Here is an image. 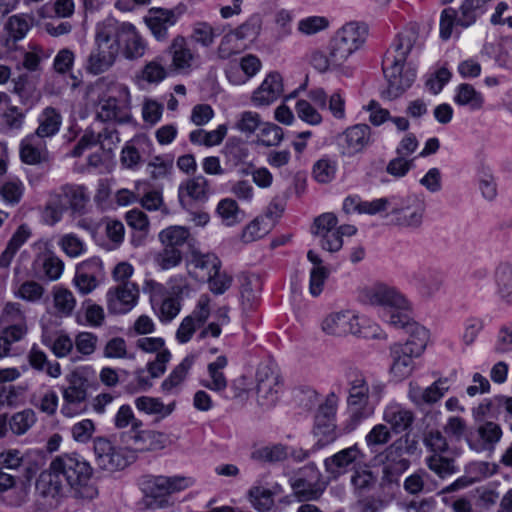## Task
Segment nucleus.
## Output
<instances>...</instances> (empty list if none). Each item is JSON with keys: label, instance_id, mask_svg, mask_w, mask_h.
<instances>
[{"label": "nucleus", "instance_id": "obj_51", "mask_svg": "<svg viewBox=\"0 0 512 512\" xmlns=\"http://www.w3.org/2000/svg\"><path fill=\"white\" fill-rule=\"evenodd\" d=\"M248 495L252 506L259 512H270L274 507L273 492L269 489L253 486Z\"/></svg>", "mask_w": 512, "mask_h": 512}, {"label": "nucleus", "instance_id": "obj_8", "mask_svg": "<svg viewBox=\"0 0 512 512\" xmlns=\"http://www.w3.org/2000/svg\"><path fill=\"white\" fill-rule=\"evenodd\" d=\"M104 21L95 28L94 47L88 55L84 68L91 75L108 71L118 57L117 45L113 42Z\"/></svg>", "mask_w": 512, "mask_h": 512}, {"label": "nucleus", "instance_id": "obj_6", "mask_svg": "<svg viewBox=\"0 0 512 512\" xmlns=\"http://www.w3.org/2000/svg\"><path fill=\"white\" fill-rule=\"evenodd\" d=\"M416 450V442L403 436L390 444L377 460L382 464V480L386 483H396L399 477L409 468L410 460L406 455H412Z\"/></svg>", "mask_w": 512, "mask_h": 512}, {"label": "nucleus", "instance_id": "obj_53", "mask_svg": "<svg viewBox=\"0 0 512 512\" xmlns=\"http://www.w3.org/2000/svg\"><path fill=\"white\" fill-rule=\"evenodd\" d=\"M376 483V477L371 470L355 469L351 476V484L357 496L362 497L369 493Z\"/></svg>", "mask_w": 512, "mask_h": 512}, {"label": "nucleus", "instance_id": "obj_36", "mask_svg": "<svg viewBox=\"0 0 512 512\" xmlns=\"http://www.w3.org/2000/svg\"><path fill=\"white\" fill-rule=\"evenodd\" d=\"M31 237V230L26 224L20 225L8 241L6 248L0 255V267L8 268L18 250Z\"/></svg>", "mask_w": 512, "mask_h": 512}, {"label": "nucleus", "instance_id": "obj_25", "mask_svg": "<svg viewBox=\"0 0 512 512\" xmlns=\"http://www.w3.org/2000/svg\"><path fill=\"white\" fill-rule=\"evenodd\" d=\"M502 437L501 427L494 422H485L476 431H469L466 442L469 447L477 452L492 449Z\"/></svg>", "mask_w": 512, "mask_h": 512}, {"label": "nucleus", "instance_id": "obj_45", "mask_svg": "<svg viewBox=\"0 0 512 512\" xmlns=\"http://www.w3.org/2000/svg\"><path fill=\"white\" fill-rule=\"evenodd\" d=\"M454 101L458 105L468 106L472 110H478L484 104L482 94L468 83H462L457 87Z\"/></svg>", "mask_w": 512, "mask_h": 512}, {"label": "nucleus", "instance_id": "obj_41", "mask_svg": "<svg viewBox=\"0 0 512 512\" xmlns=\"http://www.w3.org/2000/svg\"><path fill=\"white\" fill-rule=\"evenodd\" d=\"M191 255V264L200 271V274L196 273V276L202 280L207 279L212 272L221 268L220 259L213 253L204 254L192 249Z\"/></svg>", "mask_w": 512, "mask_h": 512}, {"label": "nucleus", "instance_id": "obj_49", "mask_svg": "<svg viewBox=\"0 0 512 512\" xmlns=\"http://www.w3.org/2000/svg\"><path fill=\"white\" fill-rule=\"evenodd\" d=\"M53 303L59 316H70L75 308L76 300L73 293L62 287H56L53 291Z\"/></svg>", "mask_w": 512, "mask_h": 512}, {"label": "nucleus", "instance_id": "obj_47", "mask_svg": "<svg viewBox=\"0 0 512 512\" xmlns=\"http://www.w3.org/2000/svg\"><path fill=\"white\" fill-rule=\"evenodd\" d=\"M262 17L258 13L250 15L246 21L232 29V32L244 43L255 40L262 29Z\"/></svg>", "mask_w": 512, "mask_h": 512}, {"label": "nucleus", "instance_id": "obj_30", "mask_svg": "<svg viewBox=\"0 0 512 512\" xmlns=\"http://www.w3.org/2000/svg\"><path fill=\"white\" fill-rule=\"evenodd\" d=\"M29 366L37 372H46L52 378H58L62 369L57 361H49L47 354L37 344H33L26 355Z\"/></svg>", "mask_w": 512, "mask_h": 512}, {"label": "nucleus", "instance_id": "obj_43", "mask_svg": "<svg viewBox=\"0 0 512 512\" xmlns=\"http://www.w3.org/2000/svg\"><path fill=\"white\" fill-rule=\"evenodd\" d=\"M194 364L193 356H186L162 382L161 389L164 393H172L185 380L189 370Z\"/></svg>", "mask_w": 512, "mask_h": 512}, {"label": "nucleus", "instance_id": "obj_3", "mask_svg": "<svg viewBox=\"0 0 512 512\" xmlns=\"http://www.w3.org/2000/svg\"><path fill=\"white\" fill-rule=\"evenodd\" d=\"M158 238L162 250L156 255L155 262L162 270L178 266L185 249H192L195 242L184 226H169L159 233Z\"/></svg>", "mask_w": 512, "mask_h": 512}, {"label": "nucleus", "instance_id": "obj_2", "mask_svg": "<svg viewBox=\"0 0 512 512\" xmlns=\"http://www.w3.org/2000/svg\"><path fill=\"white\" fill-rule=\"evenodd\" d=\"M348 385L347 410L348 418L344 423L343 431L350 433L354 431L364 420L374 414L372 399L376 396L380 386H370L363 372L352 369L346 374Z\"/></svg>", "mask_w": 512, "mask_h": 512}, {"label": "nucleus", "instance_id": "obj_50", "mask_svg": "<svg viewBox=\"0 0 512 512\" xmlns=\"http://www.w3.org/2000/svg\"><path fill=\"white\" fill-rule=\"evenodd\" d=\"M61 188L67 201L68 207H70L73 211L79 212L85 207L89 200V196L84 186L66 184Z\"/></svg>", "mask_w": 512, "mask_h": 512}, {"label": "nucleus", "instance_id": "obj_7", "mask_svg": "<svg viewBox=\"0 0 512 512\" xmlns=\"http://www.w3.org/2000/svg\"><path fill=\"white\" fill-rule=\"evenodd\" d=\"M359 297L365 304L384 307V319L389 325L391 315L411 311L408 299L398 289L384 283L362 289Z\"/></svg>", "mask_w": 512, "mask_h": 512}, {"label": "nucleus", "instance_id": "obj_29", "mask_svg": "<svg viewBox=\"0 0 512 512\" xmlns=\"http://www.w3.org/2000/svg\"><path fill=\"white\" fill-rule=\"evenodd\" d=\"M45 142L37 135L31 134L22 140L20 158L29 165H37L46 160Z\"/></svg>", "mask_w": 512, "mask_h": 512}, {"label": "nucleus", "instance_id": "obj_27", "mask_svg": "<svg viewBox=\"0 0 512 512\" xmlns=\"http://www.w3.org/2000/svg\"><path fill=\"white\" fill-rule=\"evenodd\" d=\"M419 33L415 27H409L399 32L386 54L396 60L405 61L414 47L419 46Z\"/></svg>", "mask_w": 512, "mask_h": 512}, {"label": "nucleus", "instance_id": "obj_63", "mask_svg": "<svg viewBox=\"0 0 512 512\" xmlns=\"http://www.w3.org/2000/svg\"><path fill=\"white\" fill-rule=\"evenodd\" d=\"M262 123L261 116L257 112L244 111L239 114L235 128L241 133L250 136L260 128Z\"/></svg>", "mask_w": 512, "mask_h": 512}, {"label": "nucleus", "instance_id": "obj_58", "mask_svg": "<svg viewBox=\"0 0 512 512\" xmlns=\"http://www.w3.org/2000/svg\"><path fill=\"white\" fill-rule=\"evenodd\" d=\"M245 48L246 45L230 30L222 37L217 48V55L220 59L226 60L239 54Z\"/></svg>", "mask_w": 512, "mask_h": 512}, {"label": "nucleus", "instance_id": "obj_64", "mask_svg": "<svg viewBox=\"0 0 512 512\" xmlns=\"http://www.w3.org/2000/svg\"><path fill=\"white\" fill-rule=\"evenodd\" d=\"M217 212L227 226H233L240 222V209L235 200L225 198L218 203Z\"/></svg>", "mask_w": 512, "mask_h": 512}, {"label": "nucleus", "instance_id": "obj_56", "mask_svg": "<svg viewBox=\"0 0 512 512\" xmlns=\"http://www.w3.org/2000/svg\"><path fill=\"white\" fill-rule=\"evenodd\" d=\"M24 193V185L17 178H8L0 184V196L9 205L18 204Z\"/></svg>", "mask_w": 512, "mask_h": 512}, {"label": "nucleus", "instance_id": "obj_11", "mask_svg": "<svg viewBox=\"0 0 512 512\" xmlns=\"http://www.w3.org/2000/svg\"><path fill=\"white\" fill-rule=\"evenodd\" d=\"M106 28L117 45V53L122 51L125 58L133 60L145 54L146 43L136 27L128 22H119L114 18L104 20Z\"/></svg>", "mask_w": 512, "mask_h": 512}, {"label": "nucleus", "instance_id": "obj_34", "mask_svg": "<svg viewBox=\"0 0 512 512\" xmlns=\"http://www.w3.org/2000/svg\"><path fill=\"white\" fill-rule=\"evenodd\" d=\"M168 53L172 56V66L175 70H186L192 66L195 56L183 36L179 35L172 40Z\"/></svg>", "mask_w": 512, "mask_h": 512}, {"label": "nucleus", "instance_id": "obj_26", "mask_svg": "<svg viewBox=\"0 0 512 512\" xmlns=\"http://www.w3.org/2000/svg\"><path fill=\"white\" fill-rule=\"evenodd\" d=\"M283 92L282 77L278 72L269 73L261 85L253 92L252 102L256 106H268Z\"/></svg>", "mask_w": 512, "mask_h": 512}, {"label": "nucleus", "instance_id": "obj_9", "mask_svg": "<svg viewBox=\"0 0 512 512\" xmlns=\"http://www.w3.org/2000/svg\"><path fill=\"white\" fill-rule=\"evenodd\" d=\"M368 32V25L360 21H350L341 26L329 42L335 59L345 64L364 45Z\"/></svg>", "mask_w": 512, "mask_h": 512}, {"label": "nucleus", "instance_id": "obj_5", "mask_svg": "<svg viewBox=\"0 0 512 512\" xmlns=\"http://www.w3.org/2000/svg\"><path fill=\"white\" fill-rule=\"evenodd\" d=\"M130 107L131 96L127 86L112 84L99 97L96 118L102 122L129 123L132 120Z\"/></svg>", "mask_w": 512, "mask_h": 512}, {"label": "nucleus", "instance_id": "obj_31", "mask_svg": "<svg viewBox=\"0 0 512 512\" xmlns=\"http://www.w3.org/2000/svg\"><path fill=\"white\" fill-rule=\"evenodd\" d=\"M383 419L395 433H401L411 427L414 414L401 405L391 404L385 408Z\"/></svg>", "mask_w": 512, "mask_h": 512}, {"label": "nucleus", "instance_id": "obj_21", "mask_svg": "<svg viewBox=\"0 0 512 512\" xmlns=\"http://www.w3.org/2000/svg\"><path fill=\"white\" fill-rule=\"evenodd\" d=\"M390 374L398 381L409 377L415 369V359L421 355L400 342L390 346Z\"/></svg>", "mask_w": 512, "mask_h": 512}, {"label": "nucleus", "instance_id": "obj_40", "mask_svg": "<svg viewBox=\"0 0 512 512\" xmlns=\"http://www.w3.org/2000/svg\"><path fill=\"white\" fill-rule=\"evenodd\" d=\"M223 155L227 165L237 167L247 161L249 148L242 139L231 137L227 140L223 148Z\"/></svg>", "mask_w": 512, "mask_h": 512}, {"label": "nucleus", "instance_id": "obj_10", "mask_svg": "<svg viewBox=\"0 0 512 512\" xmlns=\"http://www.w3.org/2000/svg\"><path fill=\"white\" fill-rule=\"evenodd\" d=\"M339 398L335 393H330L319 404L314 417V435L318 438L313 445V450L318 451L333 443L338 438L336 426V413Z\"/></svg>", "mask_w": 512, "mask_h": 512}, {"label": "nucleus", "instance_id": "obj_16", "mask_svg": "<svg viewBox=\"0 0 512 512\" xmlns=\"http://www.w3.org/2000/svg\"><path fill=\"white\" fill-rule=\"evenodd\" d=\"M94 453L99 467L107 471L122 470L131 463L133 458L128 450L117 448L108 439L102 437L94 440Z\"/></svg>", "mask_w": 512, "mask_h": 512}, {"label": "nucleus", "instance_id": "obj_61", "mask_svg": "<svg viewBox=\"0 0 512 512\" xmlns=\"http://www.w3.org/2000/svg\"><path fill=\"white\" fill-rule=\"evenodd\" d=\"M135 406L139 411L150 415L158 414L165 417L172 413V408H166L160 399L149 396H141L136 398Z\"/></svg>", "mask_w": 512, "mask_h": 512}, {"label": "nucleus", "instance_id": "obj_4", "mask_svg": "<svg viewBox=\"0 0 512 512\" xmlns=\"http://www.w3.org/2000/svg\"><path fill=\"white\" fill-rule=\"evenodd\" d=\"M194 484V480L185 476H143L140 488L149 508H165L169 502L167 496L181 492Z\"/></svg>", "mask_w": 512, "mask_h": 512}, {"label": "nucleus", "instance_id": "obj_22", "mask_svg": "<svg viewBox=\"0 0 512 512\" xmlns=\"http://www.w3.org/2000/svg\"><path fill=\"white\" fill-rule=\"evenodd\" d=\"M138 286L133 282H125L107 292V307L114 314H125L137 303Z\"/></svg>", "mask_w": 512, "mask_h": 512}, {"label": "nucleus", "instance_id": "obj_42", "mask_svg": "<svg viewBox=\"0 0 512 512\" xmlns=\"http://www.w3.org/2000/svg\"><path fill=\"white\" fill-rule=\"evenodd\" d=\"M4 28L8 34L4 44L7 49H11L17 41L25 37L30 25L24 16L13 15L8 18Z\"/></svg>", "mask_w": 512, "mask_h": 512}, {"label": "nucleus", "instance_id": "obj_33", "mask_svg": "<svg viewBox=\"0 0 512 512\" xmlns=\"http://www.w3.org/2000/svg\"><path fill=\"white\" fill-rule=\"evenodd\" d=\"M63 262L51 252L38 255L33 262V269L40 278L57 280L63 272Z\"/></svg>", "mask_w": 512, "mask_h": 512}, {"label": "nucleus", "instance_id": "obj_35", "mask_svg": "<svg viewBox=\"0 0 512 512\" xmlns=\"http://www.w3.org/2000/svg\"><path fill=\"white\" fill-rule=\"evenodd\" d=\"M502 409L512 416V397L499 395L485 399L477 407L473 408V415L475 418L485 416L498 417Z\"/></svg>", "mask_w": 512, "mask_h": 512}, {"label": "nucleus", "instance_id": "obj_18", "mask_svg": "<svg viewBox=\"0 0 512 512\" xmlns=\"http://www.w3.org/2000/svg\"><path fill=\"white\" fill-rule=\"evenodd\" d=\"M371 128L367 124L348 127L336 138L337 146L343 156H354L363 151L370 143Z\"/></svg>", "mask_w": 512, "mask_h": 512}, {"label": "nucleus", "instance_id": "obj_20", "mask_svg": "<svg viewBox=\"0 0 512 512\" xmlns=\"http://www.w3.org/2000/svg\"><path fill=\"white\" fill-rule=\"evenodd\" d=\"M307 470L311 471V476H298L290 479L291 487L299 500H317L323 494L325 485L321 481V473L314 463H309L307 465Z\"/></svg>", "mask_w": 512, "mask_h": 512}, {"label": "nucleus", "instance_id": "obj_38", "mask_svg": "<svg viewBox=\"0 0 512 512\" xmlns=\"http://www.w3.org/2000/svg\"><path fill=\"white\" fill-rule=\"evenodd\" d=\"M228 364L226 356H218L214 362L208 364L207 370L210 380L201 381V385L212 391L222 392L227 387V379L222 372Z\"/></svg>", "mask_w": 512, "mask_h": 512}, {"label": "nucleus", "instance_id": "obj_44", "mask_svg": "<svg viewBox=\"0 0 512 512\" xmlns=\"http://www.w3.org/2000/svg\"><path fill=\"white\" fill-rule=\"evenodd\" d=\"M41 341L57 358L67 357L74 352V340L66 333H59L55 339H52L49 335L42 334Z\"/></svg>", "mask_w": 512, "mask_h": 512}, {"label": "nucleus", "instance_id": "obj_23", "mask_svg": "<svg viewBox=\"0 0 512 512\" xmlns=\"http://www.w3.org/2000/svg\"><path fill=\"white\" fill-rule=\"evenodd\" d=\"M179 19V14L173 9L151 8L145 16V22L152 35L158 41H165L168 38V30L173 27Z\"/></svg>", "mask_w": 512, "mask_h": 512}, {"label": "nucleus", "instance_id": "obj_14", "mask_svg": "<svg viewBox=\"0 0 512 512\" xmlns=\"http://www.w3.org/2000/svg\"><path fill=\"white\" fill-rule=\"evenodd\" d=\"M282 388L276 367L270 363H260L256 371V394L258 403L266 408L275 405Z\"/></svg>", "mask_w": 512, "mask_h": 512}, {"label": "nucleus", "instance_id": "obj_57", "mask_svg": "<svg viewBox=\"0 0 512 512\" xmlns=\"http://www.w3.org/2000/svg\"><path fill=\"white\" fill-rule=\"evenodd\" d=\"M37 421L32 409H24L13 414L9 420V427L15 435L25 434Z\"/></svg>", "mask_w": 512, "mask_h": 512}, {"label": "nucleus", "instance_id": "obj_13", "mask_svg": "<svg viewBox=\"0 0 512 512\" xmlns=\"http://www.w3.org/2000/svg\"><path fill=\"white\" fill-rule=\"evenodd\" d=\"M405 61L396 60L392 55L385 54L382 69L388 83V93L391 97H398L411 87L416 79V70L410 66L405 67Z\"/></svg>", "mask_w": 512, "mask_h": 512}, {"label": "nucleus", "instance_id": "obj_46", "mask_svg": "<svg viewBox=\"0 0 512 512\" xmlns=\"http://www.w3.org/2000/svg\"><path fill=\"white\" fill-rule=\"evenodd\" d=\"M310 64L320 73L344 68V63L335 59L333 50L330 47L328 53L322 50L312 51L310 54Z\"/></svg>", "mask_w": 512, "mask_h": 512}, {"label": "nucleus", "instance_id": "obj_1", "mask_svg": "<svg viewBox=\"0 0 512 512\" xmlns=\"http://www.w3.org/2000/svg\"><path fill=\"white\" fill-rule=\"evenodd\" d=\"M36 490L44 498L60 500L72 492L73 497L93 500L98 496L94 470L80 454L56 456L36 481Z\"/></svg>", "mask_w": 512, "mask_h": 512}, {"label": "nucleus", "instance_id": "obj_48", "mask_svg": "<svg viewBox=\"0 0 512 512\" xmlns=\"http://www.w3.org/2000/svg\"><path fill=\"white\" fill-rule=\"evenodd\" d=\"M498 293L508 304L512 303V264L501 263L496 269Z\"/></svg>", "mask_w": 512, "mask_h": 512}, {"label": "nucleus", "instance_id": "obj_12", "mask_svg": "<svg viewBox=\"0 0 512 512\" xmlns=\"http://www.w3.org/2000/svg\"><path fill=\"white\" fill-rule=\"evenodd\" d=\"M425 211L426 203L422 196H392L388 216L391 217V222L399 227L416 229L422 225Z\"/></svg>", "mask_w": 512, "mask_h": 512}, {"label": "nucleus", "instance_id": "obj_55", "mask_svg": "<svg viewBox=\"0 0 512 512\" xmlns=\"http://www.w3.org/2000/svg\"><path fill=\"white\" fill-rule=\"evenodd\" d=\"M289 452L288 447L282 444L272 446H264L252 452L251 457L254 460L275 463L283 461L287 458Z\"/></svg>", "mask_w": 512, "mask_h": 512}, {"label": "nucleus", "instance_id": "obj_15", "mask_svg": "<svg viewBox=\"0 0 512 512\" xmlns=\"http://www.w3.org/2000/svg\"><path fill=\"white\" fill-rule=\"evenodd\" d=\"M323 331L332 336L342 337L352 334L367 338V328L360 322L357 315L351 311H340L329 314L322 322Z\"/></svg>", "mask_w": 512, "mask_h": 512}, {"label": "nucleus", "instance_id": "obj_62", "mask_svg": "<svg viewBox=\"0 0 512 512\" xmlns=\"http://www.w3.org/2000/svg\"><path fill=\"white\" fill-rule=\"evenodd\" d=\"M424 445L431 451V454H453L445 436L438 430H431L424 434Z\"/></svg>", "mask_w": 512, "mask_h": 512}, {"label": "nucleus", "instance_id": "obj_52", "mask_svg": "<svg viewBox=\"0 0 512 512\" xmlns=\"http://www.w3.org/2000/svg\"><path fill=\"white\" fill-rule=\"evenodd\" d=\"M257 143L266 147L278 146L283 140V129L276 124L263 122L258 129Z\"/></svg>", "mask_w": 512, "mask_h": 512}, {"label": "nucleus", "instance_id": "obj_37", "mask_svg": "<svg viewBox=\"0 0 512 512\" xmlns=\"http://www.w3.org/2000/svg\"><path fill=\"white\" fill-rule=\"evenodd\" d=\"M456 456L457 453L455 451H453V454H431L425 458V463L437 476L440 478H446L447 476L453 475L459 471L456 466Z\"/></svg>", "mask_w": 512, "mask_h": 512}, {"label": "nucleus", "instance_id": "obj_54", "mask_svg": "<svg viewBox=\"0 0 512 512\" xmlns=\"http://www.w3.org/2000/svg\"><path fill=\"white\" fill-rule=\"evenodd\" d=\"M330 21L325 16H307L297 23V31L304 36H312L328 29Z\"/></svg>", "mask_w": 512, "mask_h": 512}, {"label": "nucleus", "instance_id": "obj_28", "mask_svg": "<svg viewBox=\"0 0 512 512\" xmlns=\"http://www.w3.org/2000/svg\"><path fill=\"white\" fill-rule=\"evenodd\" d=\"M411 282L418 287L423 295L432 296L441 289L444 275L437 269L419 268L411 274Z\"/></svg>", "mask_w": 512, "mask_h": 512}, {"label": "nucleus", "instance_id": "obj_17", "mask_svg": "<svg viewBox=\"0 0 512 512\" xmlns=\"http://www.w3.org/2000/svg\"><path fill=\"white\" fill-rule=\"evenodd\" d=\"M390 325L396 329L405 330L408 339L402 343L403 345L413 349L414 353L423 354L429 341V331L423 325L414 321L410 312L391 315Z\"/></svg>", "mask_w": 512, "mask_h": 512}, {"label": "nucleus", "instance_id": "obj_39", "mask_svg": "<svg viewBox=\"0 0 512 512\" xmlns=\"http://www.w3.org/2000/svg\"><path fill=\"white\" fill-rule=\"evenodd\" d=\"M39 126L34 135L41 139L52 137L58 133L61 123V114L53 107H46L38 117Z\"/></svg>", "mask_w": 512, "mask_h": 512}, {"label": "nucleus", "instance_id": "obj_32", "mask_svg": "<svg viewBox=\"0 0 512 512\" xmlns=\"http://www.w3.org/2000/svg\"><path fill=\"white\" fill-rule=\"evenodd\" d=\"M209 194V181L202 175H198L187 180L179 186V199L182 205L185 204L186 198L204 202Z\"/></svg>", "mask_w": 512, "mask_h": 512}, {"label": "nucleus", "instance_id": "obj_24", "mask_svg": "<svg viewBox=\"0 0 512 512\" xmlns=\"http://www.w3.org/2000/svg\"><path fill=\"white\" fill-rule=\"evenodd\" d=\"M63 405L61 413L66 417H72L79 413L82 404L87 398V387L85 380L80 377H73L69 380V385L62 388Z\"/></svg>", "mask_w": 512, "mask_h": 512}, {"label": "nucleus", "instance_id": "obj_19", "mask_svg": "<svg viewBox=\"0 0 512 512\" xmlns=\"http://www.w3.org/2000/svg\"><path fill=\"white\" fill-rule=\"evenodd\" d=\"M364 458L362 451L357 444L342 449L324 460L326 472L334 479L341 477L354 470L355 464L360 463Z\"/></svg>", "mask_w": 512, "mask_h": 512}, {"label": "nucleus", "instance_id": "obj_59", "mask_svg": "<svg viewBox=\"0 0 512 512\" xmlns=\"http://www.w3.org/2000/svg\"><path fill=\"white\" fill-rule=\"evenodd\" d=\"M0 323L4 326L27 323L22 305L18 302H6L0 314Z\"/></svg>", "mask_w": 512, "mask_h": 512}, {"label": "nucleus", "instance_id": "obj_60", "mask_svg": "<svg viewBox=\"0 0 512 512\" xmlns=\"http://www.w3.org/2000/svg\"><path fill=\"white\" fill-rule=\"evenodd\" d=\"M261 291V280L258 276H244L241 282L240 294L244 304L252 307Z\"/></svg>", "mask_w": 512, "mask_h": 512}]
</instances>
